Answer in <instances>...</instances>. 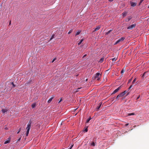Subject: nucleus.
I'll list each match as a JSON object with an SVG mask.
<instances>
[{
	"instance_id": "nucleus-1",
	"label": "nucleus",
	"mask_w": 149,
	"mask_h": 149,
	"mask_svg": "<svg viewBox=\"0 0 149 149\" xmlns=\"http://www.w3.org/2000/svg\"><path fill=\"white\" fill-rule=\"evenodd\" d=\"M101 75L99 72L97 73L95 75H94L92 78V79L94 80L97 78V80L99 81L101 77Z\"/></svg>"
},
{
	"instance_id": "nucleus-2",
	"label": "nucleus",
	"mask_w": 149,
	"mask_h": 149,
	"mask_svg": "<svg viewBox=\"0 0 149 149\" xmlns=\"http://www.w3.org/2000/svg\"><path fill=\"white\" fill-rule=\"evenodd\" d=\"M31 124H32V122L31 120H30L28 124L27 125V127L26 128V130H27L26 131H29L30 128L31 126Z\"/></svg>"
},
{
	"instance_id": "nucleus-3",
	"label": "nucleus",
	"mask_w": 149,
	"mask_h": 149,
	"mask_svg": "<svg viewBox=\"0 0 149 149\" xmlns=\"http://www.w3.org/2000/svg\"><path fill=\"white\" fill-rule=\"evenodd\" d=\"M31 124H32V122L31 120H30L28 124L27 125V127L26 128V130H27L26 131H29L30 128L31 126Z\"/></svg>"
},
{
	"instance_id": "nucleus-4",
	"label": "nucleus",
	"mask_w": 149,
	"mask_h": 149,
	"mask_svg": "<svg viewBox=\"0 0 149 149\" xmlns=\"http://www.w3.org/2000/svg\"><path fill=\"white\" fill-rule=\"evenodd\" d=\"M136 25V24H132L131 25L128 26L127 27V29H132L133 28H134L135 27Z\"/></svg>"
},
{
	"instance_id": "nucleus-5",
	"label": "nucleus",
	"mask_w": 149,
	"mask_h": 149,
	"mask_svg": "<svg viewBox=\"0 0 149 149\" xmlns=\"http://www.w3.org/2000/svg\"><path fill=\"white\" fill-rule=\"evenodd\" d=\"M33 83V81L31 78H30L29 81L25 84V86H27Z\"/></svg>"
},
{
	"instance_id": "nucleus-6",
	"label": "nucleus",
	"mask_w": 149,
	"mask_h": 149,
	"mask_svg": "<svg viewBox=\"0 0 149 149\" xmlns=\"http://www.w3.org/2000/svg\"><path fill=\"white\" fill-rule=\"evenodd\" d=\"M123 95L121 93H120V94H119L116 97V100L115 101H117L118 100H119V98L121 97H122L123 96Z\"/></svg>"
},
{
	"instance_id": "nucleus-7",
	"label": "nucleus",
	"mask_w": 149,
	"mask_h": 149,
	"mask_svg": "<svg viewBox=\"0 0 149 149\" xmlns=\"http://www.w3.org/2000/svg\"><path fill=\"white\" fill-rule=\"evenodd\" d=\"M102 104V102H100L98 104V105L96 109H95V110L96 111H98L99 110V109L100 108V107H101V106Z\"/></svg>"
},
{
	"instance_id": "nucleus-8",
	"label": "nucleus",
	"mask_w": 149,
	"mask_h": 149,
	"mask_svg": "<svg viewBox=\"0 0 149 149\" xmlns=\"http://www.w3.org/2000/svg\"><path fill=\"white\" fill-rule=\"evenodd\" d=\"M122 86L118 87L116 89H115L112 93V94H114L116 93L121 88Z\"/></svg>"
},
{
	"instance_id": "nucleus-9",
	"label": "nucleus",
	"mask_w": 149,
	"mask_h": 149,
	"mask_svg": "<svg viewBox=\"0 0 149 149\" xmlns=\"http://www.w3.org/2000/svg\"><path fill=\"white\" fill-rule=\"evenodd\" d=\"M132 18V16H128L125 19V21L126 22H128Z\"/></svg>"
},
{
	"instance_id": "nucleus-10",
	"label": "nucleus",
	"mask_w": 149,
	"mask_h": 149,
	"mask_svg": "<svg viewBox=\"0 0 149 149\" xmlns=\"http://www.w3.org/2000/svg\"><path fill=\"white\" fill-rule=\"evenodd\" d=\"M137 3L136 2H133L132 1H130V4L131 6L132 7H134L136 5Z\"/></svg>"
},
{
	"instance_id": "nucleus-11",
	"label": "nucleus",
	"mask_w": 149,
	"mask_h": 149,
	"mask_svg": "<svg viewBox=\"0 0 149 149\" xmlns=\"http://www.w3.org/2000/svg\"><path fill=\"white\" fill-rule=\"evenodd\" d=\"M11 139V138L10 137H9L7 139V140L4 143V144H6L8 143H9L10 142V140Z\"/></svg>"
},
{
	"instance_id": "nucleus-12",
	"label": "nucleus",
	"mask_w": 149,
	"mask_h": 149,
	"mask_svg": "<svg viewBox=\"0 0 149 149\" xmlns=\"http://www.w3.org/2000/svg\"><path fill=\"white\" fill-rule=\"evenodd\" d=\"M100 27L101 26L100 25L97 26L96 28L93 31V32H94L100 29Z\"/></svg>"
},
{
	"instance_id": "nucleus-13",
	"label": "nucleus",
	"mask_w": 149,
	"mask_h": 149,
	"mask_svg": "<svg viewBox=\"0 0 149 149\" xmlns=\"http://www.w3.org/2000/svg\"><path fill=\"white\" fill-rule=\"evenodd\" d=\"M125 38L124 37H122L121 38H120L118 40L120 42H122L125 39Z\"/></svg>"
},
{
	"instance_id": "nucleus-14",
	"label": "nucleus",
	"mask_w": 149,
	"mask_h": 149,
	"mask_svg": "<svg viewBox=\"0 0 149 149\" xmlns=\"http://www.w3.org/2000/svg\"><path fill=\"white\" fill-rule=\"evenodd\" d=\"M88 126H85L83 130V131L85 132H87L88 131Z\"/></svg>"
},
{
	"instance_id": "nucleus-15",
	"label": "nucleus",
	"mask_w": 149,
	"mask_h": 149,
	"mask_svg": "<svg viewBox=\"0 0 149 149\" xmlns=\"http://www.w3.org/2000/svg\"><path fill=\"white\" fill-rule=\"evenodd\" d=\"M127 12H126V11H125L124 12H123L122 13V15H123V17H125L127 15Z\"/></svg>"
},
{
	"instance_id": "nucleus-16",
	"label": "nucleus",
	"mask_w": 149,
	"mask_h": 149,
	"mask_svg": "<svg viewBox=\"0 0 149 149\" xmlns=\"http://www.w3.org/2000/svg\"><path fill=\"white\" fill-rule=\"evenodd\" d=\"M104 58L103 57L102 58L100 59V60L99 61V62H100V63H102L104 60Z\"/></svg>"
},
{
	"instance_id": "nucleus-17",
	"label": "nucleus",
	"mask_w": 149,
	"mask_h": 149,
	"mask_svg": "<svg viewBox=\"0 0 149 149\" xmlns=\"http://www.w3.org/2000/svg\"><path fill=\"white\" fill-rule=\"evenodd\" d=\"M36 104L35 103H34L32 104L31 106L32 108H34L36 107Z\"/></svg>"
},
{
	"instance_id": "nucleus-18",
	"label": "nucleus",
	"mask_w": 149,
	"mask_h": 149,
	"mask_svg": "<svg viewBox=\"0 0 149 149\" xmlns=\"http://www.w3.org/2000/svg\"><path fill=\"white\" fill-rule=\"evenodd\" d=\"M1 111L3 113H4L8 111V110L6 109H2Z\"/></svg>"
},
{
	"instance_id": "nucleus-19",
	"label": "nucleus",
	"mask_w": 149,
	"mask_h": 149,
	"mask_svg": "<svg viewBox=\"0 0 149 149\" xmlns=\"http://www.w3.org/2000/svg\"><path fill=\"white\" fill-rule=\"evenodd\" d=\"M113 29L110 30L109 31L107 32H106L105 33V35H108L109 33L111 32L112 31Z\"/></svg>"
},
{
	"instance_id": "nucleus-20",
	"label": "nucleus",
	"mask_w": 149,
	"mask_h": 149,
	"mask_svg": "<svg viewBox=\"0 0 149 149\" xmlns=\"http://www.w3.org/2000/svg\"><path fill=\"white\" fill-rule=\"evenodd\" d=\"M84 40V39H81L80 41V42L78 43V45H80Z\"/></svg>"
},
{
	"instance_id": "nucleus-21",
	"label": "nucleus",
	"mask_w": 149,
	"mask_h": 149,
	"mask_svg": "<svg viewBox=\"0 0 149 149\" xmlns=\"http://www.w3.org/2000/svg\"><path fill=\"white\" fill-rule=\"evenodd\" d=\"M81 32V30H79L77 31V32L75 34V36H77L78 35H79Z\"/></svg>"
},
{
	"instance_id": "nucleus-22",
	"label": "nucleus",
	"mask_w": 149,
	"mask_h": 149,
	"mask_svg": "<svg viewBox=\"0 0 149 149\" xmlns=\"http://www.w3.org/2000/svg\"><path fill=\"white\" fill-rule=\"evenodd\" d=\"M91 119V118L90 117L88 119H87L86 122V123H88L89 121Z\"/></svg>"
},
{
	"instance_id": "nucleus-23",
	"label": "nucleus",
	"mask_w": 149,
	"mask_h": 149,
	"mask_svg": "<svg viewBox=\"0 0 149 149\" xmlns=\"http://www.w3.org/2000/svg\"><path fill=\"white\" fill-rule=\"evenodd\" d=\"M147 72H144L143 74H142V76H141V77H142V79H144V76L145 75V74Z\"/></svg>"
},
{
	"instance_id": "nucleus-24",
	"label": "nucleus",
	"mask_w": 149,
	"mask_h": 149,
	"mask_svg": "<svg viewBox=\"0 0 149 149\" xmlns=\"http://www.w3.org/2000/svg\"><path fill=\"white\" fill-rule=\"evenodd\" d=\"M135 115V113H128V116H130L132 115Z\"/></svg>"
},
{
	"instance_id": "nucleus-25",
	"label": "nucleus",
	"mask_w": 149,
	"mask_h": 149,
	"mask_svg": "<svg viewBox=\"0 0 149 149\" xmlns=\"http://www.w3.org/2000/svg\"><path fill=\"white\" fill-rule=\"evenodd\" d=\"M132 78H133V77L132 78H131L130 79H129L128 80V82H127V84H128L129 83H130L132 79Z\"/></svg>"
},
{
	"instance_id": "nucleus-26",
	"label": "nucleus",
	"mask_w": 149,
	"mask_h": 149,
	"mask_svg": "<svg viewBox=\"0 0 149 149\" xmlns=\"http://www.w3.org/2000/svg\"><path fill=\"white\" fill-rule=\"evenodd\" d=\"M53 99H52V98L51 97L49 100H48V103H50L51 102L52 100Z\"/></svg>"
},
{
	"instance_id": "nucleus-27",
	"label": "nucleus",
	"mask_w": 149,
	"mask_h": 149,
	"mask_svg": "<svg viewBox=\"0 0 149 149\" xmlns=\"http://www.w3.org/2000/svg\"><path fill=\"white\" fill-rule=\"evenodd\" d=\"M136 78H135L134 79V80H133L132 83V84H134V83L135 82V81H136Z\"/></svg>"
},
{
	"instance_id": "nucleus-28",
	"label": "nucleus",
	"mask_w": 149,
	"mask_h": 149,
	"mask_svg": "<svg viewBox=\"0 0 149 149\" xmlns=\"http://www.w3.org/2000/svg\"><path fill=\"white\" fill-rule=\"evenodd\" d=\"M10 83L11 84L13 85V88L15 87L16 86L14 84L13 82H11Z\"/></svg>"
},
{
	"instance_id": "nucleus-29",
	"label": "nucleus",
	"mask_w": 149,
	"mask_h": 149,
	"mask_svg": "<svg viewBox=\"0 0 149 149\" xmlns=\"http://www.w3.org/2000/svg\"><path fill=\"white\" fill-rule=\"evenodd\" d=\"M127 92L126 91H125L124 92H122L121 93H122V94L124 96L125 94V93H127Z\"/></svg>"
},
{
	"instance_id": "nucleus-30",
	"label": "nucleus",
	"mask_w": 149,
	"mask_h": 149,
	"mask_svg": "<svg viewBox=\"0 0 149 149\" xmlns=\"http://www.w3.org/2000/svg\"><path fill=\"white\" fill-rule=\"evenodd\" d=\"M91 145L92 146H94L95 145V143L94 142H93L91 144Z\"/></svg>"
},
{
	"instance_id": "nucleus-31",
	"label": "nucleus",
	"mask_w": 149,
	"mask_h": 149,
	"mask_svg": "<svg viewBox=\"0 0 149 149\" xmlns=\"http://www.w3.org/2000/svg\"><path fill=\"white\" fill-rule=\"evenodd\" d=\"M144 0H140L139 3V5L140 6L141 5V3Z\"/></svg>"
},
{
	"instance_id": "nucleus-32",
	"label": "nucleus",
	"mask_w": 149,
	"mask_h": 149,
	"mask_svg": "<svg viewBox=\"0 0 149 149\" xmlns=\"http://www.w3.org/2000/svg\"><path fill=\"white\" fill-rule=\"evenodd\" d=\"M22 129L21 127H20L18 130V132H17V134H18L20 132Z\"/></svg>"
},
{
	"instance_id": "nucleus-33",
	"label": "nucleus",
	"mask_w": 149,
	"mask_h": 149,
	"mask_svg": "<svg viewBox=\"0 0 149 149\" xmlns=\"http://www.w3.org/2000/svg\"><path fill=\"white\" fill-rule=\"evenodd\" d=\"M54 34L52 36L51 38L50 39V40H52V39L54 38Z\"/></svg>"
},
{
	"instance_id": "nucleus-34",
	"label": "nucleus",
	"mask_w": 149,
	"mask_h": 149,
	"mask_svg": "<svg viewBox=\"0 0 149 149\" xmlns=\"http://www.w3.org/2000/svg\"><path fill=\"white\" fill-rule=\"evenodd\" d=\"M125 70H124V68H123L121 71V73L122 74L124 72Z\"/></svg>"
},
{
	"instance_id": "nucleus-35",
	"label": "nucleus",
	"mask_w": 149,
	"mask_h": 149,
	"mask_svg": "<svg viewBox=\"0 0 149 149\" xmlns=\"http://www.w3.org/2000/svg\"><path fill=\"white\" fill-rule=\"evenodd\" d=\"M117 58H113L112 59V60L113 61H115L116 60Z\"/></svg>"
},
{
	"instance_id": "nucleus-36",
	"label": "nucleus",
	"mask_w": 149,
	"mask_h": 149,
	"mask_svg": "<svg viewBox=\"0 0 149 149\" xmlns=\"http://www.w3.org/2000/svg\"><path fill=\"white\" fill-rule=\"evenodd\" d=\"M72 31H73V29H71L68 32V34H69L70 33H72Z\"/></svg>"
},
{
	"instance_id": "nucleus-37",
	"label": "nucleus",
	"mask_w": 149,
	"mask_h": 149,
	"mask_svg": "<svg viewBox=\"0 0 149 149\" xmlns=\"http://www.w3.org/2000/svg\"><path fill=\"white\" fill-rule=\"evenodd\" d=\"M29 131H26V136H27L28 135V134H29Z\"/></svg>"
},
{
	"instance_id": "nucleus-38",
	"label": "nucleus",
	"mask_w": 149,
	"mask_h": 149,
	"mask_svg": "<svg viewBox=\"0 0 149 149\" xmlns=\"http://www.w3.org/2000/svg\"><path fill=\"white\" fill-rule=\"evenodd\" d=\"M120 42L119 41V40H118L116 42V43L114 44V45H116L117 44L119 43Z\"/></svg>"
},
{
	"instance_id": "nucleus-39",
	"label": "nucleus",
	"mask_w": 149,
	"mask_h": 149,
	"mask_svg": "<svg viewBox=\"0 0 149 149\" xmlns=\"http://www.w3.org/2000/svg\"><path fill=\"white\" fill-rule=\"evenodd\" d=\"M120 42L119 41V40H118L116 42V43L114 44V45H116L117 44L119 43Z\"/></svg>"
},
{
	"instance_id": "nucleus-40",
	"label": "nucleus",
	"mask_w": 149,
	"mask_h": 149,
	"mask_svg": "<svg viewBox=\"0 0 149 149\" xmlns=\"http://www.w3.org/2000/svg\"><path fill=\"white\" fill-rule=\"evenodd\" d=\"M56 60V58H54L52 61V62L53 63L55 60Z\"/></svg>"
},
{
	"instance_id": "nucleus-41",
	"label": "nucleus",
	"mask_w": 149,
	"mask_h": 149,
	"mask_svg": "<svg viewBox=\"0 0 149 149\" xmlns=\"http://www.w3.org/2000/svg\"><path fill=\"white\" fill-rule=\"evenodd\" d=\"M73 146V144L71 145V146H70V148H69V149H71V148H72V147Z\"/></svg>"
},
{
	"instance_id": "nucleus-42",
	"label": "nucleus",
	"mask_w": 149,
	"mask_h": 149,
	"mask_svg": "<svg viewBox=\"0 0 149 149\" xmlns=\"http://www.w3.org/2000/svg\"><path fill=\"white\" fill-rule=\"evenodd\" d=\"M132 87V85H131L129 88V90H130Z\"/></svg>"
},
{
	"instance_id": "nucleus-43",
	"label": "nucleus",
	"mask_w": 149,
	"mask_h": 149,
	"mask_svg": "<svg viewBox=\"0 0 149 149\" xmlns=\"http://www.w3.org/2000/svg\"><path fill=\"white\" fill-rule=\"evenodd\" d=\"M115 97H115H115H113V98H111V100H112V101H113V100H114V99H115Z\"/></svg>"
},
{
	"instance_id": "nucleus-44",
	"label": "nucleus",
	"mask_w": 149,
	"mask_h": 149,
	"mask_svg": "<svg viewBox=\"0 0 149 149\" xmlns=\"http://www.w3.org/2000/svg\"><path fill=\"white\" fill-rule=\"evenodd\" d=\"M62 101V98H61L60 99V100L59 101V102H58V103H59L61 101Z\"/></svg>"
},
{
	"instance_id": "nucleus-45",
	"label": "nucleus",
	"mask_w": 149,
	"mask_h": 149,
	"mask_svg": "<svg viewBox=\"0 0 149 149\" xmlns=\"http://www.w3.org/2000/svg\"><path fill=\"white\" fill-rule=\"evenodd\" d=\"M55 97L54 95H53L52 96V97H51L52 98V99H53L54 97Z\"/></svg>"
},
{
	"instance_id": "nucleus-46",
	"label": "nucleus",
	"mask_w": 149,
	"mask_h": 149,
	"mask_svg": "<svg viewBox=\"0 0 149 149\" xmlns=\"http://www.w3.org/2000/svg\"><path fill=\"white\" fill-rule=\"evenodd\" d=\"M86 55H86V54H85L84 55V56H83V57L82 58H84V57H86Z\"/></svg>"
},
{
	"instance_id": "nucleus-47",
	"label": "nucleus",
	"mask_w": 149,
	"mask_h": 149,
	"mask_svg": "<svg viewBox=\"0 0 149 149\" xmlns=\"http://www.w3.org/2000/svg\"><path fill=\"white\" fill-rule=\"evenodd\" d=\"M109 70H110V69H108V70H107L106 71V72H110V71H109Z\"/></svg>"
},
{
	"instance_id": "nucleus-48",
	"label": "nucleus",
	"mask_w": 149,
	"mask_h": 149,
	"mask_svg": "<svg viewBox=\"0 0 149 149\" xmlns=\"http://www.w3.org/2000/svg\"><path fill=\"white\" fill-rule=\"evenodd\" d=\"M21 139V137H20L17 140V141H20Z\"/></svg>"
},
{
	"instance_id": "nucleus-49",
	"label": "nucleus",
	"mask_w": 149,
	"mask_h": 149,
	"mask_svg": "<svg viewBox=\"0 0 149 149\" xmlns=\"http://www.w3.org/2000/svg\"><path fill=\"white\" fill-rule=\"evenodd\" d=\"M128 125H129V123H128L126 124L125 125V126L126 127V126H127Z\"/></svg>"
},
{
	"instance_id": "nucleus-50",
	"label": "nucleus",
	"mask_w": 149,
	"mask_h": 149,
	"mask_svg": "<svg viewBox=\"0 0 149 149\" xmlns=\"http://www.w3.org/2000/svg\"><path fill=\"white\" fill-rule=\"evenodd\" d=\"M140 97V95H139L138 96V97L137 98L136 100H138V99L139 98V97Z\"/></svg>"
},
{
	"instance_id": "nucleus-51",
	"label": "nucleus",
	"mask_w": 149,
	"mask_h": 149,
	"mask_svg": "<svg viewBox=\"0 0 149 149\" xmlns=\"http://www.w3.org/2000/svg\"><path fill=\"white\" fill-rule=\"evenodd\" d=\"M113 0H109V1L110 2H111L113 1Z\"/></svg>"
},
{
	"instance_id": "nucleus-52",
	"label": "nucleus",
	"mask_w": 149,
	"mask_h": 149,
	"mask_svg": "<svg viewBox=\"0 0 149 149\" xmlns=\"http://www.w3.org/2000/svg\"><path fill=\"white\" fill-rule=\"evenodd\" d=\"M11 21H10L9 24V25H10L11 24Z\"/></svg>"
},
{
	"instance_id": "nucleus-53",
	"label": "nucleus",
	"mask_w": 149,
	"mask_h": 149,
	"mask_svg": "<svg viewBox=\"0 0 149 149\" xmlns=\"http://www.w3.org/2000/svg\"><path fill=\"white\" fill-rule=\"evenodd\" d=\"M129 93H127V95H128L129 94Z\"/></svg>"
},
{
	"instance_id": "nucleus-54",
	"label": "nucleus",
	"mask_w": 149,
	"mask_h": 149,
	"mask_svg": "<svg viewBox=\"0 0 149 149\" xmlns=\"http://www.w3.org/2000/svg\"><path fill=\"white\" fill-rule=\"evenodd\" d=\"M122 77L121 76H120L119 77V78H122Z\"/></svg>"
},
{
	"instance_id": "nucleus-55",
	"label": "nucleus",
	"mask_w": 149,
	"mask_h": 149,
	"mask_svg": "<svg viewBox=\"0 0 149 149\" xmlns=\"http://www.w3.org/2000/svg\"><path fill=\"white\" fill-rule=\"evenodd\" d=\"M1 146V144H0V146Z\"/></svg>"
},
{
	"instance_id": "nucleus-56",
	"label": "nucleus",
	"mask_w": 149,
	"mask_h": 149,
	"mask_svg": "<svg viewBox=\"0 0 149 149\" xmlns=\"http://www.w3.org/2000/svg\"><path fill=\"white\" fill-rule=\"evenodd\" d=\"M87 79H86V81H87Z\"/></svg>"
},
{
	"instance_id": "nucleus-57",
	"label": "nucleus",
	"mask_w": 149,
	"mask_h": 149,
	"mask_svg": "<svg viewBox=\"0 0 149 149\" xmlns=\"http://www.w3.org/2000/svg\"><path fill=\"white\" fill-rule=\"evenodd\" d=\"M117 74H116V76H117Z\"/></svg>"
},
{
	"instance_id": "nucleus-58",
	"label": "nucleus",
	"mask_w": 149,
	"mask_h": 149,
	"mask_svg": "<svg viewBox=\"0 0 149 149\" xmlns=\"http://www.w3.org/2000/svg\"><path fill=\"white\" fill-rule=\"evenodd\" d=\"M117 74H116V76H117Z\"/></svg>"
}]
</instances>
